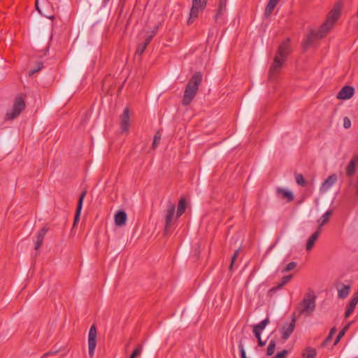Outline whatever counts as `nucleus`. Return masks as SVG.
Returning a JSON list of instances; mask_svg holds the SVG:
<instances>
[{"label":"nucleus","instance_id":"nucleus-1","mask_svg":"<svg viewBox=\"0 0 358 358\" xmlns=\"http://www.w3.org/2000/svg\"><path fill=\"white\" fill-rule=\"evenodd\" d=\"M341 6L340 3L336 4L329 13L325 22L320 26L318 31H310L306 38L303 42V48L306 50L313 43L324 37L329 31L332 28L335 22L338 19L341 14Z\"/></svg>","mask_w":358,"mask_h":358},{"label":"nucleus","instance_id":"nucleus-2","mask_svg":"<svg viewBox=\"0 0 358 358\" xmlns=\"http://www.w3.org/2000/svg\"><path fill=\"white\" fill-rule=\"evenodd\" d=\"M290 52V40L289 38H286L280 44L278 50L275 52L273 62L271 64L268 72V77L270 80L275 79L276 76L280 72L282 64Z\"/></svg>","mask_w":358,"mask_h":358},{"label":"nucleus","instance_id":"nucleus-3","mask_svg":"<svg viewBox=\"0 0 358 358\" xmlns=\"http://www.w3.org/2000/svg\"><path fill=\"white\" fill-rule=\"evenodd\" d=\"M202 81V74L200 72H196L187 83L183 98L182 100V104L183 106H188L192 101L195 97L198 90L199 86Z\"/></svg>","mask_w":358,"mask_h":358},{"label":"nucleus","instance_id":"nucleus-4","mask_svg":"<svg viewBox=\"0 0 358 358\" xmlns=\"http://www.w3.org/2000/svg\"><path fill=\"white\" fill-rule=\"evenodd\" d=\"M316 296L313 291H309L306 294L303 300L298 304L296 309L299 312V316H310L315 309Z\"/></svg>","mask_w":358,"mask_h":358},{"label":"nucleus","instance_id":"nucleus-5","mask_svg":"<svg viewBox=\"0 0 358 358\" xmlns=\"http://www.w3.org/2000/svg\"><path fill=\"white\" fill-rule=\"evenodd\" d=\"M25 97L26 96L23 94H20L15 97L13 109L6 114L8 120H13L17 117L25 108Z\"/></svg>","mask_w":358,"mask_h":358},{"label":"nucleus","instance_id":"nucleus-6","mask_svg":"<svg viewBox=\"0 0 358 358\" xmlns=\"http://www.w3.org/2000/svg\"><path fill=\"white\" fill-rule=\"evenodd\" d=\"M207 4V0H192V6L187 20L189 24H192L199 16V11H203Z\"/></svg>","mask_w":358,"mask_h":358},{"label":"nucleus","instance_id":"nucleus-7","mask_svg":"<svg viewBox=\"0 0 358 358\" xmlns=\"http://www.w3.org/2000/svg\"><path fill=\"white\" fill-rule=\"evenodd\" d=\"M176 211L175 204L169 203L168 208L165 211V226L164 234L167 235L170 233L173 223L174 214Z\"/></svg>","mask_w":358,"mask_h":358},{"label":"nucleus","instance_id":"nucleus-8","mask_svg":"<svg viewBox=\"0 0 358 358\" xmlns=\"http://www.w3.org/2000/svg\"><path fill=\"white\" fill-rule=\"evenodd\" d=\"M96 328L95 325L93 324L90 329L88 335V350L89 355L91 358H92L94 356V350L96 346Z\"/></svg>","mask_w":358,"mask_h":358},{"label":"nucleus","instance_id":"nucleus-9","mask_svg":"<svg viewBox=\"0 0 358 358\" xmlns=\"http://www.w3.org/2000/svg\"><path fill=\"white\" fill-rule=\"evenodd\" d=\"M296 320V315L295 313H294L292 315V322L289 324H285L282 327V338L284 341L287 340L288 338L292 334V333L293 332L295 327Z\"/></svg>","mask_w":358,"mask_h":358},{"label":"nucleus","instance_id":"nucleus-10","mask_svg":"<svg viewBox=\"0 0 358 358\" xmlns=\"http://www.w3.org/2000/svg\"><path fill=\"white\" fill-rule=\"evenodd\" d=\"M355 93V89L352 86L346 85L344 86L340 92L338 93L336 98L338 99H349L353 96Z\"/></svg>","mask_w":358,"mask_h":358},{"label":"nucleus","instance_id":"nucleus-11","mask_svg":"<svg viewBox=\"0 0 358 358\" xmlns=\"http://www.w3.org/2000/svg\"><path fill=\"white\" fill-rule=\"evenodd\" d=\"M120 125L121 129L122 131H127L129 127V109L128 108H125L123 110L122 115L120 116Z\"/></svg>","mask_w":358,"mask_h":358},{"label":"nucleus","instance_id":"nucleus-12","mask_svg":"<svg viewBox=\"0 0 358 358\" xmlns=\"http://www.w3.org/2000/svg\"><path fill=\"white\" fill-rule=\"evenodd\" d=\"M270 322L268 317H266L259 324L253 326V334L255 338L259 340L261 338V334L265 329L266 326Z\"/></svg>","mask_w":358,"mask_h":358},{"label":"nucleus","instance_id":"nucleus-13","mask_svg":"<svg viewBox=\"0 0 358 358\" xmlns=\"http://www.w3.org/2000/svg\"><path fill=\"white\" fill-rule=\"evenodd\" d=\"M337 181V175L334 173L329 176L322 184L320 191L327 192Z\"/></svg>","mask_w":358,"mask_h":358},{"label":"nucleus","instance_id":"nucleus-14","mask_svg":"<svg viewBox=\"0 0 358 358\" xmlns=\"http://www.w3.org/2000/svg\"><path fill=\"white\" fill-rule=\"evenodd\" d=\"M358 163V155H355L348 163L346 167V175L348 177L352 176L356 171V166Z\"/></svg>","mask_w":358,"mask_h":358},{"label":"nucleus","instance_id":"nucleus-15","mask_svg":"<svg viewBox=\"0 0 358 358\" xmlns=\"http://www.w3.org/2000/svg\"><path fill=\"white\" fill-rule=\"evenodd\" d=\"M85 195H86L85 191L81 193V194L80 195L78 205H77V208H76V213H75L73 226H75L76 224V223L78 222V221L79 220L81 210L83 208V199H84Z\"/></svg>","mask_w":358,"mask_h":358},{"label":"nucleus","instance_id":"nucleus-16","mask_svg":"<svg viewBox=\"0 0 358 358\" xmlns=\"http://www.w3.org/2000/svg\"><path fill=\"white\" fill-rule=\"evenodd\" d=\"M114 219L116 226L122 227L126 223L127 219V213L124 210H119L115 213Z\"/></svg>","mask_w":358,"mask_h":358},{"label":"nucleus","instance_id":"nucleus-17","mask_svg":"<svg viewBox=\"0 0 358 358\" xmlns=\"http://www.w3.org/2000/svg\"><path fill=\"white\" fill-rule=\"evenodd\" d=\"M276 193L278 196H280L282 199H287V202H291L294 200V194L289 190L278 187L276 189Z\"/></svg>","mask_w":358,"mask_h":358},{"label":"nucleus","instance_id":"nucleus-18","mask_svg":"<svg viewBox=\"0 0 358 358\" xmlns=\"http://www.w3.org/2000/svg\"><path fill=\"white\" fill-rule=\"evenodd\" d=\"M357 303H358V293L355 294L353 296V297L352 298V299L350 300V301L348 304V308L345 313V318H348L352 313Z\"/></svg>","mask_w":358,"mask_h":358},{"label":"nucleus","instance_id":"nucleus-19","mask_svg":"<svg viewBox=\"0 0 358 358\" xmlns=\"http://www.w3.org/2000/svg\"><path fill=\"white\" fill-rule=\"evenodd\" d=\"M47 231H48V229L45 227H43L38 231V235H37L36 245H35V250H38L40 248V247L41 246V245L43 244L44 236H45V234L47 233Z\"/></svg>","mask_w":358,"mask_h":358},{"label":"nucleus","instance_id":"nucleus-20","mask_svg":"<svg viewBox=\"0 0 358 358\" xmlns=\"http://www.w3.org/2000/svg\"><path fill=\"white\" fill-rule=\"evenodd\" d=\"M187 208V202L185 198H181L179 200L176 213V217H180L185 211Z\"/></svg>","mask_w":358,"mask_h":358},{"label":"nucleus","instance_id":"nucleus-21","mask_svg":"<svg viewBox=\"0 0 358 358\" xmlns=\"http://www.w3.org/2000/svg\"><path fill=\"white\" fill-rule=\"evenodd\" d=\"M279 1L280 0H269L264 12L266 17L269 16L272 13Z\"/></svg>","mask_w":358,"mask_h":358},{"label":"nucleus","instance_id":"nucleus-22","mask_svg":"<svg viewBox=\"0 0 358 358\" xmlns=\"http://www.w3.org/2000/svg\"><path fill=\"white\" fill-rule=\"evenodd\" d=\"M319 237V232H314L311 236L308 238L306 248L308 251L310 250L316 242L317 239Z\"/></svg>","mask_w":358,"mask_h":358},{"label":"nucleus","instance_id":"nucleus-23","mask_svg":"<svg viewBox=\"0 0 358 358\" xmlns=\"http://www.w3.org/2000/svg\"><path fill=\"white\" fill-rule=\"evenodd\" d=\"M292 278V275H285L282 278L281 282L279 283L276 287L271 288L269 292H274L276 290L281 289L285 285H286Z\"/></svg>","mask_w":358,"mask_h":358},{"label":"nucleus","instance_id":"nucleus-24","mask_svg":"<svg viewBox=\"0 0 358 358\" xmlns=\"http://www.w3.org/2000/svg\"><path fill=\"white\" fill-rule=\"evenodd\" d=\"M227 0H220L219 1V8L217 10V13L215 15V18L217 19L220 15H221L227 9Z\"/></svg>","mask_w":358,"mask_h":358},{"label":"nucleus","instance_id":"nucleus-25","mask_svg":"<svg viewBox=\"0 0 358 358\" xmlns=\"http://www.w3.org/2000/svg\"><path fill=\"white\" fill-rule=\"evenodd\" d=\"M316 355H317L316 350L311 347L306 348V353H303V358H315Z\"/></svg>","mask_w":358,"mask_h":358},{"label":"nucleus","instance_id":"nucleus-26","mask_svg":"<svg viewBox=\"0 0 358 358\" xmlns=\"http://www.w3.org/2000/svg\"><path fill=\"white\" fill-rule=\"evenodd\" d=\"M350 287L349 285H344V287L338 290V296L340 299H345L346 298L350 292Z\"/></svg>","mask_w":358,"mask_h":358},{"label":"nucleus","instance_id":"nucleus-27","mask_svg":"<svg viewBox=\"0 0 358 358\" xmlns=\"http://www.w3.org/2000/svg\"><path fill=\"white\" fill-rule=\"evenodd\" d=\"M350 326V323L348 324L347 325H345L343 329L342 330L340 331V332L338 333L335 341H334V345H337V343L339 342V341L341 339V338L345 335V332L347 331V330L349 329Z\"/></svg>","mask_w":358,"mask_h":358},{"label":"nucleus","instance_id":"nucleus-28","mask_svg":"<svg viewBox=\"0 0 358 358\" xmlns=\"http://www.w3.org/2000/svg\"><path fill=\"white\" fill-rule=\"evenodd\" d=\"M276 343L275 341L272 340L269 342L268 346L267 348L266 355L267 356H271L275 351Z\"/></svg>","mask_w":358,"mask_h":358},{"label":"nucleus","instance_id":"nucleus-29","mask_svg":"<svg viewBox=\"0 0 358 358\" xmlns=\"http://www.w3.org/2000/svg\"><path fill=\"white\" fill-rule=\"evenodd\" d=\"M240 250L241 248H238L235 252L233 254L231 258V262H230V265H229V271H232L233 269V266L234 265V263L236 261L237 259V257L238 256V254H239V252H240Z\"/></svg>","mask_w":358,"mask_h":358},{"label":"nucleus","instance_id":"nucleus-30","mask_svg":"<svg viewBox=\"0 0 358 358\" xmlns=\"http://www.w3.org/2000/svg\"><path fill=\"white\" fill-rule=\"evenodd\" d=\"M161 138H162V134L160 132V131H158L155 135V137H154V140H153V142H152V148L153 149H155L158 144L159 143V141L161 140Z\"/></svg>","mask_w":358,"mask_h":358},{"label":"nucleus","instance_id":"nucleus-31","mask_svg":"<svg viewBox=\"0 0 358 358\" xmlns=\"http://www.w3.org/2000/svg\"><path fill=\"white\" fill-rule=\"evenodd\" d=\"M143 346L141 345H138L133 351V352L131 353V355H130L129 358H136L141 354Z\"/></svg>","mask_w":358,"mask_h":358},{"label":"nucleus","instance_id":"nucleus-32","mask_svg":"<svg viewBox=\"0 0 358 358\" xmlns=\"http://www.w3.org/2000/svg\"><path fill=\"white\" fill-rule=\"evenodd\" d=\"M295 178L296 182L301 187H305L306 185V181L302 174H296Z\"/></svg>","mask_w":358,"mask_h":358},{"label":"nucleus","instance_id":"nucleus-33","mask_svg":"<svg viewBox=\"0 0 358 358\" xmlns=\"http://www.w3.org/2000/svg\"><path fill=\"white\" fill-rule=\"evenodd\" d=\"M331 214L332 212L331 210H328L322 215L320 222L321 225H324L329 222V217H331Z\"/></svg>","mask_w":358,"mask_h":358},{"label":"nucleus","instance_id":"nucleus-34","mask_svg":"<svg viewBox=\"0 0 358 358\" xmlns=\"http://www.w3.org/2000/svg\"><path fill=\"white\" fill-rule=\"evenodd\" d=\"M336 331V329L335 327L331 329L329 336L326 338V339L323 341L322 344V346H325L327 345V343L331 340Z\"/></svg>","mask_w":358,"mask_h":358},{"label":"nucleus","instance_id":"nucleus-35","mask_svg":"<svg viewBox=\"0 0 358 358\" xmlns=\"http://www.w3.org/2000/svg\"><path fill=\"white\" fill-rule=\"evenodd\" d=\"M297 264L294 262H289L282 270V273H287L296 266Z\"/></svg>","mask_w":358,"mask_h":358},{"label":"nucleus","instance_id":"nucleus-36","mask_svg":"<svg viewBox=\"0 0 358 358\" xmlns=\"http://www.w3.org/2000/svg\"><path fill=\"white\" fill-rule=\"evenodd\" d=\"M43 68V64L41 62H38L36 64V68L34 69H31L29 72V76H31L34 73L38 72Z\"/></svg>","mask_w":358,"mask_h":358},{"label":"nucleus","instance_id":"nucleus-37","mask_svg":"<svg viewBox=\"0 0 358 358\" xmlns=\"http://www.w3.org/2000/svg\"><path fill=\"white\" fill-rule=\"evenodd\" d=\"M147 46L148 45L145 43L140 45L136 50V54L140 55H142L147 48Z\"/></svg>","mask_w":358,"mask_h":358},{"label":"nucleus","instance_id":"nucleus-38","mask_svg":"<svg viewBox=\"0 0 358 358\" xmlns=\"http://www.w3.org/2000/svg\"><path fill=\"white\" fill-rule=\"evenodd\" d=\"M238 348H239L240 352H241V358H247V356H246V354H245V350H244V347H243V345L241 341H240V343L238 345Z\"/></svg>","mask_w":358,"mask_h":358},{"label":"nucleus","instance_id":"nucleus-39","mask_svg":"<svg viewBox=\"0 0 358 358\" xmlns=\"http://www.w3.org/2000/svg\"><path fill=\"white\" fill-rule=\"evenodd\" d=\"M343 127L345 129H349L351 127V121L348 117L343 119Z\"/></svg>","mask_w":358,"mask_h":358},{"label":"nucleus","instance_id":"nucleus-40","mask_svg":"<svg viewBox=\"0 0 358 358\" xmlns=\"http://www.w3.org/2000/svg\"><path fill=\"white\" fill-rule=\"evenodd\" d=\"M287 353V350H283L280 352H278L273 358H285Z\"/></svg>","mask_w":358,"mask_h":358},{"label":"nucleus","instance_id":"nucleus-41","mask_svg":"<svg viewBox=\"0 0 358 358\" xmlns=\"http://www.w3.org/2000/svg\"><path fill=\"white\" fill-rule=\"evenodd\" d=\"M153 38V34H150L148 35L146 38H145V41L143 43L146 44L147 45H149V43H150V41H152Z\"/></svg>","mask_w":358,"mask_h":358},{"label":"nucleus","instance_id":"nucleus-42","mask_svg":"<svg viewBox=\"0 0 358 358\" xmlns=\"http://www.w3.org/2000/svg\"><path fill=\"white\" fill-rule=\"evenodd\" d=\"M258 341V345L260 347L264 346L266 345V341H263L262 338H259L257 340Z\"/></svg>","mask_w":358,"mask_h":358},{"label":"nucleus","instance_id":"nucleus-43","mask_svg":"<svg viewBox=\"0 0 358 358\" xmlns=\"http://www.w3.org/2000/svg\"><path fill=\"white\" fill-rule=\"evenodd\" d=\"M158 26H156L155 29L152 31L150 34H153V36L156 34L157 30H158Z\"/></svg>","mask_w":358,"mask_h":358},{"label":"nucleus","instance_id":"nucleus-44","mask_svg":"<svg viewBox=\"0 0 358 358\" xmlns=\"http://www.w3.org/2000/svg\"><path fill=\"white\" fill-rule=\"evenodd\" d=\"M323 225H321V223L320 224L317 229L315 231V232H319V235L321 233V230H322V227Z\"/></svg>","mask_w":358,"mask_h":358},{"label":"nucleus","instance_id":"nucleus-45","mask_svg":"<svg viewBox=\"0 0 358 358\" xmlns=\"http://www.w3.org/2000/svg\"><path fill=\"white\" fill-rule=\"evenodd\" d=\"M35 5H36V10H37L40 13H41V10L39 9V7H38V0H36V1Z\"/></svg>","mask_w":358,"mask_h":358},{"label":"nucleus","instance_id":"nucleus-46","mask_svg":"<svg viewBox=\"0 0 358 358\" xmlns=\"http://www.w3.org/2000/svg\"><path fill=\"white\" fill-rule=\"evenodd\" d=\"M55 353H57V351L56 352H48L44 354V356H48V355H55Z\"/></svg>","mask_w":358,"mask_h":358},{"label":"nucleus","instance_id":"nucleus-47","mask_svg":"<svg viewBox=\"0 0 358 358\" xmlns=\"http://www.w3.org/2000/svg\"><path fill=\"white\" fill-rule=\"evenodd\" d=\"M48 18L50 19H53L54 18V16H47Z\"/></svg>","mask_w":358,"mask_h":358},{"label":"nucleus","instance_id":"nucleus-48","mask_svg":"<svg viewBox=\"0 0 358 358\" xmlns=\"http://www.w3.org/2000/svg\"><path fill=\"white\" fill-rule=\"evenodd\" d=\"M108 0H104V2L106 3V1H108Z\"/></svg>","mask_w":358,"mask_h":358},{"label":"nucleus","instance_id":"nucleus-49","mask_svg":"<svg viewBox=\"0 0 358 358\" xmlns=\"http://www.w3.org/2000/svg\"><path fill=\"white\" fill-rule=\"evenodd\" d=\"M357 358H358V357H357Z\"/></svg>","mask_w":358,"mask_h":358}]
</instances>
